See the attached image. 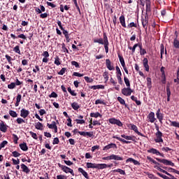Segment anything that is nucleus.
Segmentation results:
<instances>
[{"mask_svg": "<svg viewBox=\"0 0 179 179\" xmlns=\"http://www.w3.org/2000/svg\"><path fill=\"white\" fill-rule=\"evenodd\" d=\"M103 38H101L99 39L94 38L93 41L94 43H98V44L103 45L105 52L106 54H108V45H110V42H108V38L107 37V34H106V32H103Z\"/></svg>", "mask_w": 179, "mask_h": 179, "instance_id": "f257e3e1", "label": "nucleus"}, {"mask_svg": "<svg viewBox=\"0 0 179 179\" xmlns=\"http://www.w3.org/2000/svg\"><path fill=\"white\" fill-rule=\"evenodd\" d=\"M111 165H107V164H96L92 162H87L86 164L87 169H98V170H103V169H107V167H111Z\"/></svg>", "mask_w": 179, "mask_h": 179, "instance_id": "f03ea898", "label": "nucleus"}, {"mask_svg": "<svg viewBox=\"0 0 179 179\" xmlns=\"http://www.w3.org/2000/svg\"><path fill=\"white\" fill-rule=\"evenodd\" d=\"M74 135L79 134L81 136H89V138H93V131H79L78 129H75L73 131Z\"/></svg>", "mask_w": 179, "mask_h": 179, "instance_id": "7ed1b4c3", "label": "nucleus"}, {"mask_svg": "<svg viewBox=\"0 0 179 179\" xmlns=\"http://www.w3.org/2000/svg\"><path fill=\"white\" fill-rule=\"evenodd\" d=\"M57 166L59 167V169H61L62 170V171H64L66 174H68V173H70V174H71V176H75V173H73V170L72 169H71L65 165H62L60 163H58Z\"/></svg>", "mask_w": 179, "mask_h": 179, "instance_id": "20e7f679", "label": "nucleus"}, {"mask_svg": "<svg viewBox=\"0 0 179 179\" xmlns=\"http://www.w3.org/2000/svg\"><path fill=\"white\" fill-rule=\"evenodd\" d=\"M155 159L159 163H163V164H165V166H171L172 167H174V163H173L171 161H169V159L160 158H155Z\"/></svg>", "mask_w": 179, "mask_h": 179, "instance_id": "39448f33", "label": "nucleus"}, {"mask_svg": "<svg viewBox=\"0 0 179 179\" xmlns=\"http://www.w3.org/2000/svg\"><path fill=\"white\" fill-rule=\"evenodd\" d=\"M132 93H134V90H132V89H131V87H127L122 89V94H123V96H131Z\"/></svg>", "mask_w": 179, "mask_h": 179, "instance_id": "423d86ee", "label": "nucleus"}, {"mask_svg": "<svg viewBox=\"0 0 179 179\" xmlns=\"http://www.w3.org/2000/svg\"><path fill=\"white\" fill-rule=\"evenodd\" d=\"M129 129H131L132 131H134V132L136 134H137V135H138L139 136H143V138L145 137V134L139 132V131L138 130V127H136V125L134 124H130L129 126Z\"/></svg>", "mask_w": 179, "mask_h": 179, "instance_id": "0eeeda50", "label": "nucleus"}, {"mask_svg": "<svg viewBox=\"0 0 179 179\" xmlns=\"http://www.w3.org/2000/svg\"><path fill=\"white\" fill-rule=\"evenodd\" d=\"M110 124L113 125H117V127H122V122L120 120L115 119V117H112L108 120Z\"/></svg>", "mask_w": 179, "mask_h": 179, "instance_id": "6e6552de", "label": "nucleus"}, {"mask_svg": "<svg viewBox=\"0 0 179 179\" xmlns=\"http://www.w3.org/2000/svg\"><path fill=\"white\" fill-rule=\"evenodd\" d=\"M156 139L155 140L156 143H160V142L163 143V133L162 131H158L155 134Z\"/></svg>", "mask_w": 179, "mask_h": 179, "instance_id": "1a4fd4ad", "label": "nucleus"}, {"mask_svg": "<svg viewBox=\"0 0 179 179\" xmlns=\"http://www.w3.org/2000/svg\"><path fill=\"white\" fill-rule=\"evenodd\" d=\"M148 153H152V155H156L157 156H161L162 157H164V154L161 153L155 148H150V150H148Z\"/></svg>", "mask_w": 179, "mask_h": 179, "instance_id": "9d476101", "label": "nucleus"}, {"mask_svg": "<svg viewBox=\"0 0 179 179\" xmlns=\"http://www.w3.org/2000/svg\"><path fill=\"white\" fill-rule=\"evenodd\" d=\"M157 118L159 120L161 124H163V113H162V110L160 108H158L156 113Z\"/></svg>", "mask_w": 179, "mask_h": 179, "instance_id": "9b49d317", "label": "nucleus"}, {"mask_svg": "<svg viewBox=\"0 0 179 179\" xmlns=\"http://www.w3.org/2000/svg\"><path fill=\"white\" fill-rule=\"evenodd\" d=\"M121 137L124 138V139H126L127 141H132L133 142H136V137L135 136H127L125 134H122Z\"/></svg>", "mask_w": 179, "mask_h": 179, "instance_id": "f8f14e48", "label": "nucleus"}, {"mask_svg": "<svg viewBox=\"0 0 179 179\" xmlns=\"http://www.w3.org/2000/svg\"><path fill=\"white\" fill-rule=\"evenodd\" d=\"M29 114H30V112L28 110L22 108L20 110V117L22 118H27V117H29Z\"/></svg>", "mask_w": 179, "mask_h": 179, "instance_id": "ddd939ff", "label": "nucleus"}, {"mask_svg": "<svg viewBox=\"0 0 179 179\" xmlns=\"http://www.w3.org/2000/svg\"><path fill=\"white\" fill-rule=\"evenodd\" d=\"M110 149H117V144L111 143L103 147V150H110Z\"/></svg>", "mask_w": 179, "mask_h": 179, "instance_id": "4468645a", "label": "nucleus"}, {"mask_svg": "<svg viewBox=\"0 0 179 179\" xmlns=\"http://www.w3.org/2000/svg\"><path fill=\"white\" fill-rule=\"evenodd\" d=\"M147 118L149 120V122L153 124L156 121V117H155V112H150Z\"/></svg>", "mask_w": 179, "mask_h": 179, "instance_id": "2eb2a0df", "label": "nucleus"}, {"mask_svg": "<svg viewBox=\"0 0 179 179\" xmlns=\"http://www.w3.org/2000/svg\"><path fill=\"white\" fill-rule=\"evenodd\" d=\"M0 131L4 133L8 131V125H6V124H5V122L2 120L0 122Z\"/></svg>", "mask_w": 179, "mask_h": 179, "instance_id": "dca6fc26", "label": "nucleus"}, {"mask_svg": "<svg viewBox=\"0 0 179 179\" xmlns=\"http://www.w3.org/2000/svg\"><path fill=\"white\" fill-rule=\"evenodd\" d=\"M126 163H133L134 166H141V162L136 161L134 158H129L126 160Z\"/></svg>", "mask_w": 179, "mask_h": 179, "instance_id": "f3484780", "label": "nucleus"}, {"mask_svg": "<svg viewBox=\"0 0 179 179\" xmlns=\"http://www.w3.org/2000/svg\"><path fill=\"white\" fill-rule=\"evenodd\" d=\"M20 167L23 171V173H25V174H30V169L26 164H22L20 165Z\"/></svg>", "mask_w": 179, "mask_h": 179, "instance_id": "a211bd4d", "label": "nucleus"}, {"mask_svg": "<svg viewBox=\"0 0 179 179\" xmlns=\"http://www.w3.org/2000/svg\"><path fill=\"white\" fill-rule=\"evenodd\" d=\"M106 66L109 71H114V66L111 65V61L109 59H106Z\"/></svg>", "mask_w": 179, "mask_h": 179, "instance_id": "6ab92c4d", "label": "nucleus"}, {"mask_svg": "<svg viewBox=\"0 0 179 179\" xmlns=\"http://www.w3.org/2000/svg\"><path fill=\"white\" fill-rule=\"evenodd\" d=\"M10 37L11 38H13V40H15V38H22V40H27V37H26L25 35L23 34H20L17 36V37L15 36V34H11Z\"/></svg>", "mask_w": 179, "mask_h": 179, "instance_id": "aec40b11", "label": "nucleus"}, {"mask_svg": "<svg viewBox=\"0 0 179 179\" xmlns=\"http://www.w3.org/2000/svg\"><path fill=\"white\" fill-rule=\"evenodd\" d=\"M149 60L148 58H144L143 60V65L146 71V72H149Z\"/></svg>", "mask_w": 179, "mask_h": 179, "instance_id": "412c9836", "label": "nucleus"}, {"mask_svg": "<svg viewBox=\"0 0 179 179\" xmlns=\"http://www.w3.org/2000/svg\"><path fill=\"white\" fill-rule=\"evenodd\" d=\"M117 101H119V103L122 105V106H124V107L126 108H128V110H129V107L128 106V104H127L125 103V100L124 99H122L121 96H118L117 97Z\"/></svg>", "mask_w": 179, "mask_h": 179, "instance_id": "4be33fe9", "label": "nucleus"}, {"mask_svg": "<svg viewBox=\"0 0 179 179\" xmlns=\"http://www.w3.org/2000/svg\"><path fill=\"white\" fill-rule=\"evenodd\" d=\"M120 23L122 24V27L127 28V24L125 23V16L122 15L119 17Z\"/></svg>", "mask_w": 179, "mask_h": 179, "instance_id": "5701e85b", "label": "nucleus"}, {"mask_svg": "<svg viewBox=\"0 0 179 179\" xmlns=\"http://www.w3.org/2000/svg\"><path fill=\"white\" fill-rule=\"evenodd\" d=\"M78 173H81L82 175L83 176V177H85V178L89 179V174L83 169L78 168Z\"/></svg>", "mask_w": 179, "mask_h": 179, "instance_id": "b1692460", "label": "nucleus"}, {"mask_svg": "<svg viewBox=\"0 0 179 179\" xmlns=\"http://www.w3.org/2000/svg\"><path fill=\"white\" fill-rule=\"evenodd\" d=\"M19 146L21 150H23V152H27V150H29V147L27 146V143L24 142L23 143H20Z\"/></svg>", "mask_w": 179, "mask_h": 179, "instance_id": "393cba45", "label": "nucleus"}, {"mask_svg": "<svg viewBox=\"0 0 179 179\" xmlns=\"http://www.w3.org/2000/svg\"><path fill=\"white\" fill-rule=\"evenodd\" d=\"M141 23H142L143 29H145V30H148V23H149V21H148V20H146V18H142Z\"/></svg>", "mask_w": 179, "mask_h": 179, "instance_id": "a878e982", "label": "nucleus"}, {"mask_svg": "<svg viewBox=\"0 0 179 179\" xmlns=\"http://www.w3.org/2000/svg\"><path fill=\"white\" fill-rule=\"evenodd\" d=\"M113 139H117V141H120V142H122L123 143H127V144L131 143V141H127L124 138H121V137H118L117 136H113Z\"/></svg>", "mask_w": 179, "mask_h": 179, "instance_id": "bb28decb", "label": "nucleus"}, {"mask_svg": "<svg viewBox=\"0 0 179 179\" xmlns=\"http://www.w3.org/2000/svg\"><path fill=\"white\" fill-rule=\"evenodd\" d=\"M20 101H22V95L18 94L16 96V103H15V107H19V104H20Z\"/></svg>", "mask_w": 179, "mask_h": 179, "instance_id": "cd10ccee", "label": "nucleus"}, {"mask_svg": "<svg viewBox=\"0 0 179 179\" xmlns=\"http://www.w3.org/2000/svg\"><path fill=\"white\" fill-rule=\"evenodd\" d=\"M111 159L112 160H117V161L124 160V158L122 157H120V155H115L114 154L111 155Z\"/></svg>", "mask_w": 179, "mask_h": 179, "instance_id": "c85d7f7f", "label": "nucleus"}, {"mask_svg": "<svg viewBox=\"0 0 179 179\" xmlns=\"http://www.w3.org/2000/svg\"><path fill=\"white\" fill-rule=\"evenodd\" d=\"M71 107L73 110H75L76 111H78V109L80 108V106H79V103L77 102H73L71 103Z\"/></svg>", "mask_w": 179, "mask_h": 179, "instance_id": "c756f323", "label": "nucleus"}, {"mask_svg": "<svg viewBox=\"0 0 179 179\" xmlns=\"http://www.w3.org/2000/svg\"><path fill=\"white\" fill-rule=\"evenodd\" d=\"M131 99L132 100V101H135L136 106H141V104H142V102H141V101L138 100V98L134 95H132L131 96Z\"/></svg>", "mask_w": 179, "mask_h": 179, "instance_id": "7c9ffc66", "label": "nucleus"}, {"mask_svg": "<svg viewBox=\"0 0 179 179\" xmlns=\"http://www.w3.org/2000/svg\"><path fill=\"white\" fill-rule=\"evenodd\" d=\"M90 117H92L93 118H99V117H100V118H101L103 117V115H101V114H100V113L96 112V113H91Z\"/></svg>", "mask_w": 179, "mask_h": 179, "instance_id": "2f4dec72", "label": "nucleus"}, {"mask_svg": "<svg viewBox=\"0 0 179 179\" xmlns=\"http://www.w3.org/2000/svg\"><path fill=\"white\" fill-rule=\"evenodd\" d=\"M166 94H167V101H170V96H171V91H170V86H166Z\"/></svg>", "mask_w": 179, "mask_h": 179, "instance_id": "473e14b6", "label": "nucleus"}, {"mask_svg": "<svg viewBox=\"0 0 179 179\" xmlns=\"http://www.w3.org/2000/svg\"><path fill=\"white\" fill-rule=\"evenodd\" d=\"M35 128L36 129H38L39 131H43V124L40 122H37L35 123Z\"/></svg>", "mask_w": 179, "mask_h": 179, "instance_id": "72a5a7b5", "label": "nucleus"}, {"mask_svg": "<svg viewBox=\"0 0 179 179\" xmlns=\"http://www.w3.org/2000/svg\"><path fill=\"white\" fill-rule=\"evenodd\" d=\"M117 55L122 66H125V60H124V57H122V55H121L120 53H118Z\"/></svg>", "mask_w": 179, "mask_h": 179, "instance_id": "f704fd0d", "label": "nucleus"}, {"mask_svg": "<svg viewBox=\"0 0 179 179\" xmlns=\"http://www.w3.org/2000/svg\"><path fill=\"white\" fill-rule=\"evenodd\" d=\"M113 173H120V174H122V176H125V171L121 169H115L113 171Z\"/></svg>", "mask_w": 179, "mask_h": 179, "instance_id": "c9c22d12", "label": "nucleus"}, {"mask_svg": "<svg viewBox=\"0 0 179 179\" xmlns=\"http://www.w3.org/2000/svg\"><path fill=\"white\" fill-rule=\"evenodd\" d=\"M124 80L127 87H131V83L129 82V79H128L125 76H124Z\"/></svg>", "mask_w": 179, "mask_h": 179, "instance_id": "e433bc0d", "label": "nucleus"}, {"mask_svg": "<svg viewBox=\"0 0 179 179\" xmlns=\"http://www.w3.org/2000/svg\"><path fill=\"white\" fill-rule=\"evenodd\" d=\"M8 113L13 118H16V117H17V113L15 110H9Z\"/></svg>", "mask_w": 179, "mask_h": 179, "instance_id": "4c0bfd02", "label": "nucleus"}, {"mask_svg": "<svg viewBox=\"0 0 179 179\" xmlns=\"http://www.w3.org/2000/svg\"><path fill=\"white\" fill-rule=\"evenodd\" d=\"M57 123L55 122H52V124H47V127L50 129H54V128L56 127Z\"/></svg>", "mask_w": 179, "mask_h": 179, "instance_id": "58836bf2", "label": "nucleus"}, {"mask_svg": "<svg viewBox=\"0 0 179 179\" xmlns=\"http://www.w3.org/2000/svg\"><path fill=\"white\" fill-rule=\"evenodd\" d=\"M69 8H70V7L68 6L67 5L64 6V5H62V4L60 5V11L62 13H64V9L65 10H69Z\"/></svg>", "mask_w": 179, "mask_h": 179, "instance_id": "ea45409f", "label": "nucleus"}, {"mask_svg": "<svg viewBox=\"0 0 179 179\" xmlns=\"http://www.w3.org/2000/svg\"><path fill=\"white\" fill-rule=\"evenodd\" d=\"M61 59H59V57L56 56V57L55 58V65H57V66H59V65H61Z\"/></svg>", "mask_w": 179, "mask_h": 179, "instance_id": "a19ab883", "label": "nucleus"}, {"mask_svg": "<svg viewBox=\"0 0 179 179\" xmlns=\"http://www.w3.org/2000/svg\"><path fill=\"white\" fill-rule=\"evenodd\" d=\"M146 12H150V0H146Z\"/></svg>", "mask_w": 179, "mask_h": 179, "instance_id": "79ce46f5", "label": "nucleus"}, {"mask_svg": "<svg viewBox=\"0 0 179 179\" xmlns=\"http://www.w3.org/2000/svg\"><path fill=\"white\" fill-rule=\"evenodd\" d=\"M13 51L15 52H16V54H19V55H20V54H22L20 52V46L19 45H16L14 48H13Z\"/></svg>", "mask_w": 179, "mask_h": 179, "instance_id": "37998d69", "label": "nucleus"}, {"mask_svg": "<svg viewBox=\"0 0 179 179\" xmlns=\"http://www.w3.org/2000/svg\"><path fill=\"white\" fill-rule=\"evenodd\" d=\"M171 122V127H176V128H179V123L176 121L169 120Z\"/></svg>", "mask_w": 179, "mask_h": 179, "instance_id": "c03bdc74", "label": "nucleus"}, {"mask_svg": "<svg viewBox=\"0 0 179 179\" xmlns=\"http://www.w3.org/2000/svg\"><path fill=\"white\" fill-rule=\"evenodd\" d=\"M103 77L105 79V83L108 82V71H104L103 73Z\"/></svg>", "mask_w": 179, "mask_h": 179, "instance_id": "a18cd8bd", "label": "nucleus"}, {"mask_svg": "<svg viewBox=\"0 0 179 179\" xmlns=\"http://www.w3.org/2000/svg\"><path fill=\"white\" fill-rule=\"evenodd\" d=\"M16 121H17V124H19L26 123V120H24L23 118H21V117L17 118Z\"/></svg>", "mask_w": 179, "mask_h": 179, "instance_id": "49530a36", "label": "nucleus"}, {"mask_svg": "<svg viewBox=\"0 0 179 179\" xmlns=\"http://www.w3.org/2000/svg\"><path fill=\"white\" fill-rule=\"evenodd\" d=\"M116 76H122V73H121V69L118 66H116Z\"/></svg>", "mask_w": 179, "mask_h": 179, "instance_id": "de8ad7c7", "label": "nucleus"}, {"mask_svg": "<svg viewBox=\"0 0 179 179\" xmlns=\"http://www.w3.org/2000/svg\"><path fill=\"white\" fill-rule=\"evenodd\" d=\"M13 141L15 145H17V141H19V137H17V135L13 134Z\"/></svg>", "mask_w": 179, "mask_h": 179, "instance_id": "09e8293b", "label": "nucleus"}, {"mask_svg": "<svg viewBox=\"0 0 179 179\" xmlns=\"http://www.w3.org/2000/svg\"><path fill=\"white\" fill-rule=\"evenodd\" d=\"M173 47L175 48H179V41L177 38L173 40Z\"/></svg>", "mask_w": 179, "mask_h": 179, "instance_id": "8fccbe9b", "label": "nucleus"}, {"mask_svg": "<svg viewBox=\"0 0 179 179\" xmlns=\"http://www.w3.org/2000/svg\"><path fill=\"white\" fill-rule=\"evenodd\" d=\"M147 86L148 87H152V78H147Z\"/></svg>", "mask_w": 179, "mask_h": 179, "instance_id": "3c124183", "label": "nucleus"}, {"mask_svg": "<svg viewBox=\"0 0 179 179\" xmlns=\"http://www.w3.org/2000/svg\"><path fill=\"white\" fill-rule=\"evenodd\" d=\"M84 79L87 83H92L93 82V78H90L88 76H85Z\"/></svg>", "mask_w": 179, "mask_h": 179, "instance_id": "603ef678", "label": "nucleus"}, {"mask_svg": "<svg viewBox=\"0 0 179 179\" xmlns=\"http://www.w3.org/2000/svg\"><path fill=\"white\" fill-rule=\"evenodd\" d=\"M136 47H138V43L134 44L133 47L129 46V50H131L132 52H135V50H136Z\"/></svg>", "mask_w": 179, "mask_h": 179, "instance_id": "864d4df0", "label": "nucleus"}, {"mask_svg": "<svg viewBox=\"0 0 179 179\" xmlns=\"http://www.w3.org/2000/svg\"><path fill=\"white\" fill-rule=\"evenodd\" d=\"M29 134L31 135V138H33L34 139H38V137H37V134L33 132V131H29Z\"/></svg>", "mask_w": 179, "mask_h": 179, "instance_id": "5fc2aeb1", "label": "nucleus"}, {"mask_svg": "<svg viewBox=\"0 0 179 179\" xmlns=\"http://www.w3.org/2000/svg\"><path fill=\"white\" fill-rule=\"evenodd\" d=\"M15 87H16V84H15V83H10V84L8 85V88L13 90L15 89Z\"/></svg>", "mask_w": 179, "mask_h": 179, "instance_id": "6e6d98bb", "label": "nucleus"}, {"mask_svg": "<svg viewBox=\"0 0 179 179\" xmlns=\"http://www.w3.org/2000/svg\"><path fill=\"white\" fill-rule=\"evenodd\" d=\"M65 72H66V68L64 67L57 73L58 75L62 76L65 73Z\"/></svg>", "mask_w": 179, "mask_h": 179, "instance_id": "4d7b16f0", "label": "nucleus"}, {"mask_svg": "<svg viewBox=\"0 0 179 179\" xmlns=\"http://www.w3.org/2000/svg\"><path fill=\"white\" fill-rule=\"evenodd\" d=\"M6 145H8V141H3L2 143H1V144H0V150H1V149L5 148V146H6Z\"/></svg>", "mask_w": 179, "mask_h": 179, "instance_id": "13d9d810", "label": "nucleus"}, {"mask_svg": "<svg viewBox=\"0 0 179 179\" xmlns=\"http://www.w3.org/2000/svg\"><path fill=\"white\" fill-rule=\"evenodd\" d=\"M71 65H73L76 68H80V66L79 65V63H78V62H76V61H72L71 62Z\"/></svg>", "mask_w": 179, "mask_h": 179, "instance_id": "bf43d9fd", "label": "nucleus"}, {"mask_svg": "<svg viewBox=\"0 0 179 179\" xmlns=\"http://www.w3.org/2000/svg\"><path fill=\"white\" fill-rule=\"evenodd\" d=\"M62 48L64 51V52H67V54H69V50H68V48H66V47L65 46V43H62Z\"/></svg>", "mask_w": 179, "mask_h": 179, "instance_id": "052dcab7", "label": "nucleus"}, {"mask_svg": "<svg viewBox=\"0 0 179 179\" xmlns=\"http://www.w3.org/2000/svg\"><path fill=\"white\" fill-rule=\"evenodd\" d=\"M128 29H132V27H136V24L135 22H130L127 25Z\"/></svg>", "mask_w": 179, "mask_h": 179, "instance_id": "680f3d73", "label": "nucleus"}, {"mask_svg": "<svg viewBox=\"0 0 179 179\" xmlns=\"http://www.w3.org/2000/svg\"><path fill=\"white\" fill-rule=\"evenodd\" d=\"M49 97H53L54 99H57V97H58V94L57 93H55V92H52L50 95Z\"/></svg>", "mask_w": 179, "mask_h": 179, "instance_id": "e2e57ef3", "label": "nucleus"}, {"mask_svg": "<svg viewBox=\"0 0 179 179\" xmlns=\"http://www.w3.org/2000/svg\"><path fill=\"white\" fill-rule=\"evenodd\" d=\"M12 155L13 157H19L20 156V153H19L17 151L13 152Z\"/></svg>", "mask_w": 179, "mask_h": 179, "instance_id": "0e129e2a", "label": "nucleus"}, {"mask_svg": "<svg viewBox=\"0 0 179 179\" xmlns=\"http://www.w3.org/2000/svg\"><path fill=\"white\" fill-rule=\"evenodd\" d=\"M43 176L44 177H39V179H50V177L48 176V173H45Z\"/></svg>", "mask_w": 179, "mask_h": 179, "instance_id": "69168bd1", "label": "nucleus"}, {"mask_svg": "<svg viewBox=\"0 0 179 179\" xmlns=\"http://www.w3.org/2000/svg\"><path fill=\"white\" fill-rule=\"evenodd\" d=\"M76 122L77 124H80L81 125L85 124V120H79V119H76Z\"/></svg>", "mask_w": 179, "mask_h": 179, "instance_id": "338daca9", "label": "nucleus"}, {"mask_svg": "<svg viewBox=\"0 0 179 179\" xmlns=\"http://www.w3.org/2000/svg\"><path fill=\"white\" fill-rule=\"evenodd\" d=\"M57 179H66V176L64 175H58L57 176Z\"/></svg>", "mask_w": 179, "mask_h": 179, "instance_id": "774afa93", "label": "nucleus"}]
</instances>
